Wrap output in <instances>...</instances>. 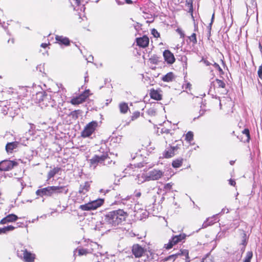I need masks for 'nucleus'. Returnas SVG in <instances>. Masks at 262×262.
Instances as JSON below:
<instances>
[{
    "label": "nucleus",
    "mask_w": 262,
    "mask_h": 262,
    "mask_svg": "<svg viewBox=\"0 0 262 262\" xmlns=\"http://www.w3.org/2000/svg\"><path fill=\"white\" fill-rule=\"evenodd\" d=\"M246 244H247V243H246V239H244L243 240V241H242V245H243V247L242 248V250H245V247Z\"/></svg>",
    "instance_id": "48"
},
{
    "label": "nucleus",
    "mask_w": 262,
    "mask_h": 262,
    "mask_svg": "<svg viewBox=\"0 0 262 262\" xmlns=\"http://www.w3.org/2000/svg\"><path fill=\"white\" fill-rule=\"evenodd\" d=\"M177 32H179V33H180V34L181 35V36L182 37H184V34L183 33V32L179 29H178L177 30Z\"/></svg>",
    "instance_id": "49"
},
{
    "label": "nucleus",
    "mask_w": 262,
    "mask_h": 262,
    "mask_svg": "<svg viewBox=\"0 0 262 262\" xmlns=\"http://www.w3.org/2000/svg\"><path fill=\"white\" fill-rule=\"evenodd\" d=\"M136 181L138 184H141L144 182L149 181V180L147 178V173H143L137 175Z\"/></svg>",
    "instance_id": "20"
},
{
    "label": "nucleus",
    "mask_w": 262,
    "mask_h": 262,
    "mask_svg": "<svg viewBox=\"0 0 262 262\" xmlns=\"http://www.w3.org/2000/svg\"><path fill=\"white\" fill-rule=\"evenodd\" d=\"M47 94L43 92H39L37 93L36 95V102L40 105V103L43 101L44 97L46 96Z\"/></svg>",
    "instance_id": "23"
},
{
    "label": "nucleus",
    "mask_w": 262,
    "mask_h": 262,
    "mask_svg": "<svg viewBox=\"0 0 262 262\" xmlns=\"http://www.w3.org/2000/svg\"><path fill=\"white\" fill-rule=\"evenodd\" d=\"M89 95V90H85L83 93L81 94L78 96L72 99L71 100V103L73 105L81 104L85 101Z\"/></svg>",
    "instance_id": "7"
},
{
    "label": "nucleus",
    "mask_w": 262,
    "mask_h": 262,
    "mask_svg": "<svg viewBox=\"0 0 262 262\" xmlns=\"http://www.w3.org/2000/svg\"><path fill=\"white\" fill-rule=\"evenodd\" d=\"M252 4H253L255 2V0H251Z\"/></svg>",
    "instance_id": "62"
},
{
    "label": "nucleus",
    "mask_w": 262,
    "mask_h": 262,
    "mask_svg": "<svg viewBox=\"0 0 262 262\" xmlns=\"http://www.w3.org/2000/svg\"><path fill=\"white\" fill-rule=\"evenodd\" d=\"M5 233H6V232L4 227L3 228H0V234Z\"/></svg>",
    "instance_id": "51"
},
{
    "label": "nucleus",
    "mask_w": 262,
    "mask_h": 262,
    "mask_svg": "<svg viewBox=\"0 0 262 262\" xmlns=\"http://www.w3.org/2000/svg\"><path fill=\"white\" fill-rule=\"evenodd\" d=\"M120 112L122 114H125L128 110V106L126 103L122 102L119 104Z\"/></svg>",
    "instance_id": "26"
},
{
    "label": "nucleus",
    "mask_w": 262,
    "mask_h": 262,
    "mask_svg": "<svg viewBox=\"0 0 262 262\" xmlns=\"http://www.w3.org/2000/svg\"><path fill=\"white\" fill-rule=\"evenodd\" d=\"M213 63H212V65H213L214 66V67L216 69L219 66V64L214 62L213 61Z\"/></svg>",
    "instance_id": "52"
},
{
    "label": "nucleus",
    "mask_w": 262,
    "mask_h": 262,
    "mask_svg": "<svg viewBox=\"0 0 262 262\" xmlns=\"http://www.w3.org/2000/svg\"><path fill=\"white\" fill-rule=\"evenodd\" d=\"M219 71H222V70L221 69V68L220 67V66H219L217 68H216Z\"/></svg>",
    "instance_id": "61"
},
{
    "label": "nucleus",
    "mask_w": 262,
    "mask_h": 262,
    "mask_svg": "<svg viewBox=\"0 0 262 262\" xmlns=\"http://www.w3.org/2000/svg\"><path fill=\"white\" fill-rule=\"evenodd\" d=\"M30 129H34V128L35 126H34V124H30Z\"/></svg>",
    "instance_id": "57"
},
{
    "label": "nucleus",
    "mask_w": 262,
    "mask_h": 262,
    "mask_svg": "<svg viewBox=\"0 0 262 262\" xmlns=\"http://www.w3.org/2000/svg\"><path fill=\"white\" fill-rule=\"evenodd\" d=\"M172 186V184H171V183H167L165 185L164 189L165 191H168L171 188Z\"/></svg>",
    "instance_id": "40"
},
{
    "label": "nucleus",
    "mask_w": 262,
    "mask_h": 262,
    "mask_svg": "<svg viewBox=\"0 0 262 262\" xmlns=\"http://www.w3.org/2000/svg\"><path fill=\"white\" fill-rule=\"evenodd\" d=\"M174 79V75L172 72H169L162 78V80L164 82H171Z\"/></svg>",
    "instance_id": "22"
},
{
    "label": "nucleus",
    "mask_w": 262,
    "mask_h": 262,
    "mask_svg": "<svg viewBox=\"0 0 262 262\" xmlns=\"http://www.w3.org/2000/svg\"><path fill=\"white\" fill-rule=\"evenodd\" d=\"M189 39L191 41H192L193 43H196L197 42L196 34L195 33H193L189 37Z\"/></svg>",
    "instance_id": "34"
},
{
    "label": "nucleus",
    "mask_w": 262,
    "mask_h": 262,
    "mask_svg": "<svg viewBox=\"0 0 262 262\" xmlns=\"http://www.w3.org/2000/svg\"><path fill=\"white\" fill-rule=\"evenodd\" d=\"M48 46V44L46 43H42L41 44L40 46L42 47V48H45L47 47Z\"/></svg>",
    "instance_id": "54"
},
{
    "label": "nucleus",
    "mask_w": 262,
    "mask_h": 262,
    "mask_svg": "<svg viewBox=\"0 0 262 262\" xmlns=\"http://www.w3.org/2000/svg\"><path fill=\"white\" fill-rule=\"evenodd\" d=\"M60 170L59 167H54L53 169L50 170L48 173V180L53 178L56 173H57Z\"/></svg>",
    "instance_id": "27"
},
{
    "label": "nucleus",
    "mask_w": 262,
    "mask_h": 262,
    "mask_svg": "<svg viewBox=\"0 0 262 262\" xmlns=\"http://www.w3.org/2000/svg\"><path fill=\"white\" fill-rule=\"evenodd\" d=\"M68 191V189H66V187L64 186H53L38 189L36 191V194L38 196L42 197L44 195L51 196L54 193L58 194L64 192V194H67Z\"/></svg>",
    "instance_id": "2"
},
{
    "label": "nucleus",
    "mask_w": 262,
    "mask_h": 262,
    "mask_svg": "<svg viewBox=\"0 0 262 262\" xmlns=\"http://www.w3.org/2000/svg\"><path fill=\"white\" fill-rule=\"evenodd\" d=\"M127 216V213L123 210L118 209L108 212L105 215V221L111 226H116L124 221Z\"/></svg>",
    "instance_id": "1"
},
{
    "label": "nucleus",
    "mask_w": 262,
    "mask_h": 262,
    "mask_svg": "<svg viewBox=\"0 0 262 262\" xmlns=\"http://www.w3.org/2000/svg\"><path fill=\"white\" fill-rule=\"evenodd\" d=\"M137 44L142 48L146 47L149 44V38L146 36L136 38Z\"/></svg>",
    "instance_id": "18"
},
{
    "label": "nucleus",
    "mask_w": 262,
    "mask_h": 262,
    "mask_svg": "<svg viewBox=\"0 0 262 262\" xmlns=\"http://www.w3.org/2000/svg\"><path fill=\"white\" fill-rule=\"evenodd\" d=\"M56 39L57 41L60 42L62 44L68 46L70 44V40L67 37H63L61 36H56Z\"/></svg>",
    "instance_id": "25"
},
{
    "label": "nucleus",
    "mask_w": 262,
    "mask_h": 262,
    "mask_svg": "<svg viewBox=\"0 0 262 262\" xmlns=\"http://www.w3.org/2000/svg\"><path fill=\"white\" fill-rule=\"evenodd\" d=\"M229 212V210L227 208H223L222 210V212H226V213H228Z\"/></svg>",
    "instance_id": "53"
},
{
    "label": "nucleus",
    "mask_w": 262,
    "mask_h": 262,
    "mask_svg": "<svg viewBox=\"0 0 262 262\" xmlns=\"http://www.w3.org/2000/svg\"><path fill=\"white\" fill-rule=\"evenodd\" d=\"M4 228H5L6 232L9 231L13 230L15 228V227H14L12 225H9L7 227H5Z\"/></svg>",
    "instance_id": "41"
},
{
    "label": "nucleus",
    "mask_w": 262,
    "mask_h": 262,
    "mask_svg": "<svg viewBox=\"0 0 262 262\" xmlns=\"http://www.w3.org/2000/svg\"><path fill=\"white\" fill-rule=\"evenodd\" d=\"M257 74L259 78L262 79V65L259 67Z\"/></svg>",
    "instance_id": "42"
},
{
    "label": "nucleus",
    "mask_w": 262,
    "mask_h": 262,
    "mask_svg": "<svg viewBox=\"0 0 262 262\" xmlns=\"http://www.w3.org/2000/svg\"><path fill=\"white\" fill-rule=\"evenodd\" d=\"M11 42H12V43H14V39H13V38H12V39L11 40Z\"/></svg>",
    "instance_id": "63"
},
{
    "label": "nucleus",
    "mask_w": 262,
    "mask_h": 262,
    "mask_svg": "<svg viewBox=\"0 0 262 262\" xmlns=\"http://www.w3.org/2000/svg\"><path fill=\"white\" fill-rule=\"evenodd\" d=\"M201 62H203L206 66H209L210 65H212V63L210 62L207 59L202 58L201 60Z\"/></svg>",
    "instance_id": "43"
},
{
    "label": "nucleus",
    "mask_w": 262,
    "mask_h": 262,
    "mask_svg": "<svg viewBox=\"0 0 262 262\" xmlns=\"http://www.w3.org/2000/svg\"><path fill=\"white\" fill-rule=\"evenodd\" d=\"M253 256V253L252 251H248L246 253V257L244 262H250L251 259Z\"/></svg>",
    "instance_id": "31"
},
{
    "label": "nucleus",
    "mask_w": 262,
    "mask_h": 262,
    "mask_svg": "<svg viewBox=\"0 0 262 262\" xmlns=\"http://www.w3.org/2000/svg\"><path fill=\"white\" fill-rule=\"evenodd\" d=\"M104 203V200L99 199L85 204L80 206L79 208L83 211L95 210L101 206Z\"/></svg>",
    "instance_id": "3"
},
{
    "label": "nucleus",
    "mask_w": 262,
    "mask_h": 262,
    "mask_svg": "<svg viewBox=\"0 0 262 262\" xmlns=\"http://www.w3.org/2000/svg\"><path fill=\"white\" fill-rule=\"evenodd\" d=\"M97 125V121H93L90 122L81 132V136L83 138L90 137L94 132Z\"/></svg>",
    "instance_id": "5"
},
{
    "label": "nucleus",
    "mask_w": 262,
    "mask_h": 262,
    "mask_svg": "<svg viewBox=\"0 0 262 262\" xmlns=\"http://www.w3.org/2000/svg\"><path fill=\"white\" fill-rule=\"evenodd\" d=\"M132 252L136 257H140L144 253V249L138 244H136L133 245Z\"/></svg>",
    "instance_id": "15"
},
{
    "label": "nucleus",
    "mask_w": 262,
    "mask_h": 262,
    "mask_svg": "<svg viewBox=\"0 0 262 262\" xmlns=\"http://www.w3.org/2000/svg\"><path fill=\"white\" fill-rule=\"evenodd\" d=\"M140 116V112H135L133 113V116H132V119L133 120L136 119Z\"/></svg>",
    "instance_id": "38"
},
{
    "label": "nucleus",
    "mask_w": 262,
    "mask_h": 262,
    "mask_svg": "<svg viewBox=\"0 0 262 262\" xmlns=\"http://www.w3.org/2000/svg\"><path fill=\"white\" fill-rule=\"evenodd\" d=\"M18 219V217L14 214H10L3 218L0 221V224H5L8 223L13 222Z\"/></svg>",
    "instance_id": "19"
},
{
    "label": "nucleus",
    "mask_w": 262,
    "mask_h": 262,
    "mask_svg": "<svg viewBox=\"0 0 262 262\" xmlns=\"http://www.w3.org/2000/svg\"><path fill=\"white\" fill-rule=\"evenodd\" d=\"M214 223L212 218H208L202 225L203 228H206L208 226L212 225Z\"/></svg>",
    "instance_id": "28"
},
{
    "label": "nucleus",
    "mask_w": 262,
    "mask_h": 262,
    "mask_svg": "<svg viewBox=\"0 0 262 262\" xmlns=\"http://www.w3.org/2000/svg\"><path fill=\"white\" fill-rule=\"evenodd\" d=\"M55 102L54 100L51 98V96L49 94H47L44 97L42 102L40 103V106L41 108H43L48 106L53 107L55 104Z\"/></svg>",
    "instance_id": "14"
},
{
    "label": "nucleus",
    "mask_w": 262,
    "mask_h": 262,
    "mask_svg": "<svg viewBox=\"0 0 262 262\" xmlns=\"http://www.w3.org/2000/svg\"><path fill=\"white\" fill-rule=\"evenodd\" d=\"M178 149V146H170L169 148H167L163 153L164 157L166 158H169L173 157Z\"/></svg>",
    "instance_id": "17"
},
{
    "label": "nucleus",
    "mask_w": 262,
    "mask_h": 262,
    "mask_svg": "<svg viewBox=\"0 0 262 262\" xmlns=\"http://www.w3.org/2000/svg\"><path fill=\"white\" fill-rule=\"evenodd\" d=\"M186 237V235L184 233L180 234L178 235L173 236L169 241L168 243L165 247L167 249H169L172 247V246L179 242H181Z\"/></svg>",
    "instance_id": "9"
},
{
    "label": "nucleus",
    "mask_w": 262,
    "mask_h": 262,
    "mask_svg": "<svg viewBox=\"0 0 262 262\" xmlns=\"http://www.w3.org/2000/svg\"><path fill=\"white\" fill-rule=\"evenodd\" d=\"M163 56L165 60L169 64H172L175 61L173 54L169 50H165L163 52Z\"/></svg>",
    "instance_id": "16"
},
{
    "label": "nucleus",
    "mask_w": 262,
    "mask_h": 262,
    "mask_svg": "<svg viewBox=\"0 0 262 262\" xmlns=\"http://www.w3.org/2000/svg\"><path fill=\"white\" fill-rule=\"evenodd\" d=\"M151 34L156 38H158V37H160V33L155 29H152V30H151Z\"/></svg>",
    "instance_id": "36"
},
{
    "label": "nucleus",
    "mask_w": 262,
    "mask_h": 262,
    "mask_svg": "<svg viewBox=\"0 0 262 262\" xmlns=\"http://www.w3.org/2000/svg\"><path fill=\"white\" fill-rule=\"evenodd\" d=\"M215 81L216 85L219 88H224L225 87L226 84L223 81L220 80L219 79H216Z\"/></svg>",
    "instance_id": "33"
},
{
    "label": "nucleus",
    "mask_w": 262,
    "mask_h": 262,
    "mask_svg": "<svg viewBox=\"0 0 262 262\" xmlns=\"http://www.w3.org/2000/svg\"><path fill=\"white\" fill-rule=\"evenodd\" d=\"M233 163H234V161H230V164L231 165L233 164Z\"/></svg>",
    "instance_id": "64"
},
{
    "label": "nucleus",
    "mask_w": 262,
    "mask_h": 262,
    "mask_svg": "<svg viewBox=\"0 0 262 262\" xmlns=\"http://www.w3.org/2000/svg\"><path fill=\"white\" fill-rule=\"evenodd\" d=\"M229 182V184L232 186H234L236 184L235 181L232 179H230Z\"/></svg>",
    "instance_id": "47"
},
{
    "label": "nucleus",
    "mask_w": 262,
    "mask_h": 262,
    "mask_svg": "<svg viewBox=\"0 0 262 262\" xmlns=\"http://www.w3.org/2000/svg\"><path fill=\"white\" fill-rule=\"evenodd\" d=\"M86 75L85 76H84V81H85V82H87L88 81V73L87 72L86 73Z\"/></svg>",
    "instance_id": "55"
},
{
    "label": "nucleus",
    "mask_w": 262,
    "mask_h": 262,
    "mask_svg": "<svg viewBox=\"0 0 262 262\" xmlns=\"http://www.w3.org/2000/svg\"><path fill=\"white\" fill-rule=\"evenodd\" d=\"M182 164V160H176L173 161L172 163V165L174 168H179Z\"/></svg>",
    "instance_id": "32"
},
{
    "label": "nucleus",
    "mask_w": 262,
    "mask_h": 262,
    "mask_svg": "<svg viewBox=\"0 0 262 262\" xmlns=\"http://www.w3.org/2000/svg\"><path fill=\"white\" fill-rule=\"evenodd\" d=\"M186 4L189 7V11H192V0H186Z\"/></svg>",
    "instance_id": "39"
},
{
    "label": "nucleus",
    "mask_w": 262,
    "mask_h": 262,
    "mask_svg": "<svg viewBox=\"0 0 262 262\" xmlns=\"http://www.w3.org/2000/svg\"><path fill=\"white\" fill-rule=\"evenodd\" d=\"M214 14H213L212 16V17H211V23L210 24V25L211 26L213 21V19H214Z\"/></svg>",
    "instance_id": "56"
},
{
    "label": "nucleus",
    "mask_w": 262,
    "mask_h": 262,
    "mask_svg": "<svg viewBox=\"0 0 262 262\" xmlns=\"http://www.w3.org/2000/svg\"><path fill=\"white\" fill-rule=\"evenodd\" d=\"M186 237V235L184 233L180 234L178 235L173 236L169 241L168 243L165 247L167 249H169L172 247V246L179 242H181Z\"/></svg>",
    "instance_id": "8"
},
{
    "label": "nucleus",
    "mask_w": 262,
    "mask_h": 262,
    "mask_svg": "<svg viewBox=\"0 0 262 262\" xmlns=\"http://www.w3.org/2000/svg\"><path fill=\"white\" fill-rule=\"evenodd\" d=\"M141 192H138L136 193V196L137 197H140L141 196Z\"/></svg>",
    "instance_id": "60"
},
{
    "label": "nucleus",
    "mask_w": 262,
    "mask_h": 262,
    "mask_svg": "<svg viewBox=\"0 0 262 262\" xmlns=\"http://www.w3.org/2000/svg\"><path fill=\"white\" fill-rule=\"evenodd\" d=\"M161 132V133H163V134H170L171 135L172 134V133H171V130L170 129H167L166 128H162Z\"/></svg>",
    "instance_id": "37"
},
{
    "label": "nucleus",
    "mask_w": 262,
    "mask_h": 262,
    "mask_svg": "<svg viewBox=\"0 0 262 262\" xmlns=\"http://www.w3.org/2000/svg\"><path fill=\"white\" fill-rule=\"evenodd\" d=\"M191 84L190 83H186L184 86H183V87L186 89V90H190V88H191Z\"/></svg>",
    "instance_id": "45"
},
{
    "label": "nucleus",
    "mask_w": 262,
    "mask_h": 262,
    "mask_svg": "<svg viewBox=\"0 0 262 262\" xmlns=\"http://www.w3.org/2000/svg\"><path fill=\"white\" fill-rule=\"evenodd\" d=\"M150 95L151 98L157 100H160L162 99V95L159 93V92L157 90H151Z\"/></svg>",
    "instance_id": "21"
},
{
    "label": "nucleus",
    "mask_w": 262,
    "mask_h": 262,
    "mask_svg": "<svg viewBox=\"0 0 262 262\" xmlns=\"http://www.w3.org/2000/svg\"><path fill=\"white\" fill-rule=\"evenodd\" d=\"M242 133L246 135V139L244 142H249L250 140V132L248 128H245L242 131Z\"/></svg>",
    "instance_id": "29"
},
{
    "label": "nucleus",
    "mask_w": 262,
    "mask_h": 262,
    "mask_svg": "<svg viewBox=\"0 0 262 262\" xmlns=\"http://www.w3.org/2000/svg\"><path fill=\"white\" fill-rule=\"evenodd\" d=\"M146 173L149 181L159 180L163 176L164 172L162 170L154 169Z\"/></svg>",
    "instance_id": "11"
},
{
    "label": "nucleus",
    "mask_w": 262,
    "mask_h": 262,
    "mask_svg": "<svg viewBox=\"0 0 262 262\" xmlns=\"http://www.w3.org/2000/svg\"><path fill=\"white\" fill-rule=\"evenodd\" d=\"M16 147L17 144L15 142L8 143L6 145V150L7 152H12Z\"/></svg>",
    "instance_id": "24"
},
{
    "label": "nucleus",
    "mask_w": 262,
    "mask_h": 262,
    "mask_svg": "<svg viewBox=\"0 0 262 262\" xmlns=\"http://www.w3.org/2000/svg\"><path fill=\"white\" fill-rule=\"evenodd\" d=\"M78 111H79V110H78ZM77 111H73L72 113H71V115H72L73 116H74L75 114L77 113Z\"/></svg>",
    "instance_id": "59"
},
{
    "label": "nucleus",
    "mask_w": 262,
    "mask_h": 262,
    "mask_svg": "<svg viewBox=\"0 0 262 262\" xmlns=\"http://www.w3.org/2000/svg\"><path fill=\"white\" fill-rule=\"evenodd\" d=\"M76 4L77 5H79L80 4V0H76Z\"/></svg>",
    "instance_id": "58"
},
{
    "label": "nucleus",
    "mask_w": 262,
    "mask_h": 262,
    "mask_svg": "<svg viewBox=\"0 0 262 262\" xmlns=\"http://www.w3.org/2000/svg\"><path fill=\"white\" fill-rule=\"evenodd\" d=\"M17 162L14 161L4 160L0 162V171H6L11 170L17 166Z\"/></svg>",
    "instance_id": "6"
},
{
    "label": "nucleus",
    "mask_w": 262,
    "mask_h": 262,
    "mask_svg": "<svg viewBox=\"0 0 262 262\" xmlns=\"http://www.w3.org/2000/svg\"><path fill=\"white\" fill-rule=\"evenodd\" d=\"M17 255L25 262H32L35 258L34 255L28 252L26 249L17 250Z\"/></svg>",
    "instance_id": "4"
},
{
    "label": "nucleus",
    "mask_w": 262,
    "mask_h": 262,
    "mask_svg": "<svg viewBox=\"0 0 262 262\" xmlns=\"http://www.w3.org/2000/svg\"><path fill=\"white\" fill-rule=\"evenodd\" d=\"M180 255H184L186 259V262H189V261L187 260V259L188 258V251L187 250H181L179 252L169 255L166 258V260L172 259L174 261Z\"/></svg>",
    "instance_id": "13"
},
{
    "label": "nucleus",
    "mask_w": 262,
    "mask_h": 262,
    "mask_svg": "<svg viewBox=\"0 0 262 262\" xmlns=\"http://www.w3.org/2000/svg\"><path fill=\"white\" fill-rule=\"evenodd\" d=\"M88 253V251L86 249H79L78 250V254L79 255H86Z\"/></svg>",
    "instance_id": "35"
},
{
    "label": "nucleus",
    "mask_w": 262,
    "mask_h": 262,
    "mask_svg": "<svg viewBox=\"0 0 262 262\" xmlns=\"http://www.w3.org/2000/svg\"><path fill=\"white\" fill-rule=\"evenodd\" d=\"M107 159L108 160L109 158H108L107 155H103L101 156L95 155L90 160V166L91 167L93 166L94 168H95L98 163H102Z\"/></svg>",
    "instance_id": "10"
},
{
    "label": "nucleus",
    "mask_w": 262,
    "mask_h": 262,
    "mask_svg": "<svg viewBox=\"0 0 262 262\" xmlns=\"http://www.w3.org/2000/svg\"><path fill=\"white\" fill-rule=\"evenodd\" d=\"M86 60H88V62H92V60H93V57L92 56V55H90L87 59Z\"/></svg>",
    "instance_id": "50"
},
{
    "label": "nucleus",
    "mask_w": 262,
    "mask_h": 262,
    "mask_svg": "<svg viewBox=\"0 0 262 262\" xmlns=\"http://www.w3.org/2000/svg\"><path fill=\"white\" fill-rule=\"evenodd\" d=\"M148 112L149 114L152 115H155L156 114L155 111L153 109L149 110Z\"/></svg>",
    "instance_id": "46"
},
{
    "label": "nucleus",
    "mask_w": 262,
    "mask_h": 262,
    "mask_svg": "<svg viewBox=\"0 0 262 262\" xmlns=\"http://www.w3.org/2000/svg\"><path fill=\"white\" fill-rule=\"evenodd\" d=\"M202 262H214L209 257H206L203 259Z\"/></svg>",
    "instance_id": "44"
},
{
    "label": "nucleus",
    "mask_w": 262,
    "mask_h": 262,
    "mask_svg": "<svg viewBox=\"0 0 262 262\" xmlns=\"http://www.w3.org/2000/svg\"><path fill=\"white\" fill-rule=\"evenodd\" d=\"M193 134L192 132H188L185 136V139L189 143L193 140Z\"/></svg>",
    "instance_id": "30"
},
{
    "label": "nucleus",
    "mask_w": 262,
    "mask_h": 262,
    "mask_svg": "<svg viewBox=\"0 0 262 262\" xmlns=\"http://www.w3.org/2000/svg\"><path fill=\"white\" fill-rule=\"evenodd\" d=\"M90 183L89 182H85L83 184L80 185L79 189L78 191V193H77V200H79L78 198L80 197L81 199L82 200V195H84L86 192L89 191L90 189ZM78 202H80V201H78Z\"/></svg>",
    "instance_id": "12"
}]
</instances>
